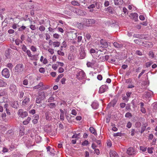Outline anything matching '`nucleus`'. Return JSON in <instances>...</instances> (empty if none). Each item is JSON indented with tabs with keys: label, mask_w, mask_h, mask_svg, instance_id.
Wrapping results in <instances>:
<instances>
[{
	"label": "nucleus",
	"mask_w": 157,
	"mask_h": 157,
	"mask_svg": "<svg viewBox=\"0 0 157 157\" xmlns=\"http://www.w3.org/2000/svg\"><path fill=\"white\" fill-rule=\"evenodd\" d=\"M24 69V66L23 64L19 63L17 64L14 68L15 74L18 76L19 75L22 74Z\"/></svg>",
	"instance_id": "f257e3e1"
},
{
	"label": "nucleus",
	"mask_w": 157,
	"mask_h": 157,
	"mask_svg": "<svg viewBox=\"0 0 157 157\" xmlns=\"http://www.w3.org/2000/svg\"><path fill=\"white\" fill-rule=\"evenodd\" d=\"M137 151L135 148L130 147L127 150L126 153L129 156H134L136 154Z\"/></svg>",
	"instance_id": "f03ea898"
},
{
	"label": "nucleus",
	"mask_w": 157,
	"mask_h": 157,
	"mask_svg": "<svg viewBox=\"0 0 157 157\" xmlns=\"http://www.w3.org/2000/svg\"><path fill=\"white\" fill-rule=\"evenodd\" d=\"M86 75L83 71L81 69L78 70L76 75V78L80 80L84 79Z\"/></svg>",
	"instance_id": "7ed1b4c3"
},
{
	"label": "nucleus",
	"mask_w": 157,
	"mask_h": 157,
	"mask_svg": "<svg viewBox=\"0 0 157 157\" xmlns=\"http://www.w3.org/2000/svg\"><path fill=\"white\" fill-rule=\"evenodd\" d=\"M2 76L6 78H8L10 76V73L9 70L7 68H4L2 72Z\"/></svg>",
	"instance_id": "20e7f679"
},
{
	"label": "nucleus",
	"mask_w": 157,
	"mask_h": 157,
	"mask_svg": "<svg viewBox=\"0 0 157 157\" xmlns=\"http://www.w3.org/2000/svg\"><path fill=\"white\" fill-rule=\"evenodd\" d=\"M9 89L11 93L15 94L17 93V87L14 84H12L10 85Z\"/></svg>",
	"instance_id": "39448f33"
},
{
	"label": "nucleus",
	"mask_w": 157,
	"mask_h": 157,
	"mask_svg": "<svg viewBox=\"0 0 157 157\" xmlns=\"http://www.w3.org/2000/svg\"><path fill=\"white\" fill-rule=\"evenodd\" d=\"M18 114L19 117L24 118L28 115V113L26 111H24L22 109H20L18 110Z\"/></svg>",
	"instance_id": "423d86ee"
},
{
	"label": "nucleus",
	"mask_w": 157,
	"mask_h": 157,
	"mask_svg": "<svg viewBox=\"0 0 157 157\" xmlns=\"http://www.w3.org/2000/svg\"><path fill=\"white\" fill-rule=\"evenodd\" d=\"M85 53L84 50V48L82 46L80 47V58L81 59H83L85 56Z\"/></svg>",
	"instance_id": "0eeeda50"
},
{
	"label": "nucleus",
	"mask_w": 157,
	"mask_h": 157,
	"mask_svg": "<svg viewBox=\"0 0 157 157\" xmlns=\"http://www.w3.org/2000/svg\"><path fill=\"white\" fill-rule=\"evenodd\" d=\"M24 98H25L22 102V106H25L28 105L29 102V98L27 96H25Z\"/></svg>",
	"instance_id": "6e6552de"
},
{
	"label": "nucleus",
	"mask_w": 157,
	"mask_h": 157,
	"mask_svg": "<svg viewBox=\"0 0 157 157\" xmlns=\"http://www.w3.org/2000/svg\"><path fill=\"white\" fill-rule=\"evenodd\" d=\"M108 89V87L106 85H102L101 86L99 90V93L100 94H101L104 93Z\"/></svg>",
	"instance_id": "1a4fd4ad"
},
{
	"label": "nucleus",
	"mask_w": 157,
	"mask_h": 157,
	"mask_svg": "<svg viewBox=\"0 0 157 157\" xmlns=\"http://www.w3.org/2000/svg\"><path fill=\"white\" fill-rule=\"evenodd\" d=\"M100 44L101 45V47L107 48L108 46V44L105 40L101 39L100 41Z\"/></svg>",
	"instance_id": "9d476101"
},
{
	"label": "nucleus",
	"mask_w": 157,
	"mask_h": 157,
	"mask_svg": "<svg viewBox=\"0 0 157 157\" xmlns=\"http://www.w3.org/2000/svg\"><path fill=\"white\" fill-rule=\"evenodd\" d=\"M95 20L93 19H88L86 21V24L87 26H89L95 23Z\"/></svg>",
	"instance_id": "9b49d317"
},
{
	"label": "nucleus",
	"mask_w": 157,
	"mask_h": 157,
	"mask_svg": "<svg viewBox=\"0 0 157 157\" xmlns=\"http://www.w3.org/2000/svg\"><path fill=\"white\" fill-rule=\"evenodd\" d=\"M7 85V82L2 79H0V87H6Z\"/></svg>",
	"instance_id": "f8f14e48"
},
{
	"label": "nucleus",
	"mask_w": 157,
	"mask_h": 157,
	"mask_svg": "<svg viewBox=\"0 0 157 157\" xmlns=\"http://www.w3.org/2000/svg\"><path fill=\"white\" fill-rule=\"evenodd\" d=\"M96 62L95 60H92L91 62H87L86 65L88 67H92L96 64Z\"/></svg>",
	"instance_id": "ddd939ff"
},
{
	"label": "nucleus",
	"mask_w": 157,
	"mask_h": 157,
	"mask_svg": "<svg viewBox=\"0 0 157 157\" xmlns=\"http://www.w3.org/2000/svg\"><path fill=\"white\" fill-rule=\"evenodd\" d=\"M99 106L98 103L96 101H94L91 104L92 108L94 109H97Z\"/></svg>",
	"instance_id": "4468645a"
},
{
	"label": "nucleus",
	"mask_w": 157,
	"mask_h": 157,
	"mask_svg": "<svg viewBox=\"0 0 157 157\" xmlns=\"http://www.w3.org/2000/svg\"><path fill=\"white\" fill-rule=\"evenodd\" d=\"M44 84L42 82H40L37 85L33 87V90L40 89L43 86Z\"/></svg>",
	"instance_id": "2eb2a0df"
},
{
	"label": "nucleus",
	"mask_w": 157,
	"mask_h": 157,
	"mask_svg": "<svg viewBox=\"0 0 157 157\" xmlns=\"http://www.w3.org/2000/svg\"><path fill=\"white\" fill-rule=\"evenodd\" d=\"M153 92L150 91L145 92L144 95L146 98H149L151 97V96Z\"/></svg>",
	"instance_id": "dca6fc26"
},
{
	"label": "nucleus",
	"mask_w": 157,
	"mask_h": 157,
	"mask_svg": "<svg viewBox=\"0 0 157 157\" xmlns=\"http://www.w3.org/2000/svg\"><path fill=\"white\" fill-rule=\"evenodd\" d=\"M59 111L60 112V119L61 120L63 121L64 119V111L62 109H60Z\"/></svg>",
	"instance_id": "f3484780"
},
{
	"label": "nucleus",
	"mask_w": 157,
	"mask_h": 157,
	"mask_svg": "<svg viewBox=\"0 0 157 157\" xmlns=\"http://www.w3.org/2000/svg\"><path fill=\"white\" fill-rule=\"evenodd\" d=\"M109 154L110 157H118V155L116 152L113 151H110Z\"/></svg>",
	"instance_id": "a211bd4d"
},
{
	"label": "nucleus",
	"mask_w": 157,
	"mask_h": 157,
	"mask_svg": "<svg viewBox=\"0 0 157 157\" xmlns=\"http://www.w3.org/2000/svg\"><path fill=\"white\" fill-rule=\"evenodd\" d=\"M8 136L10 138H12L13 137V132L12 130H9L7 133Z\"/></svg>",
	"instance_id": "6ab92c4d"
},
{
	"label": "nucleus",
	"mask_w": 157,
	"mask_h": 157,
	"mask_svg": "<svg viewBox=\"0 0 157 157\" xmlns=\"http://www.w3.org/2000/svg\"><path fill=\"white\" fill-rule=\"evenodd\" d=\"M115 5H121L123 2V0H113Z\"/></svg>",
	"instance_id": "aec40b11"
},
{
	"label": "nucleus",
	"mask_w": 157,
	"mask_h": 157,
	"mask_svg": "<svg viewBox=\"0 0 157 157\" xmlns=\"http://www.w3.org/2000/svg\"><path fill=\"white\" fill-rule=\"evenodd\" d=\"M30 59L32 60H37L39 59L38 56L37 55H32Z\"/></svg>",
	"instance_id": "412c9836"
},
{
	"label": "nucleus",
	"mask_w": 157,
	"mask_h": 157,
	"mask_svg": "<svg viewBox=\"0 0 157 157\" xmlns=\"http://www.w3.org/2000/svg\"><path fill=\"white\" fill-rule=\"evenodd\" d=\"M113 45L115 48H121L123 47L122 44H119L116 42H114Z\"/></svg>",
	"instance_id": "4be33fe9"
},
{
	"label": "nucleus",
	"mask_w": 157,
	"mask_h": 157,
	"mask_svg": "<svg viewBox=\"0 0 157 157\" xmlns=\"http://www.w3.org/2000/svg\"><path fill=\"white\" fill-rule=\"evenodd\" d=\"M45 93L44 92H40L38 95V97L43 100L45 98Z\"/></svg>",
	"instance_id": "5701e85b"
},
{
	"label": "nucleus",
	"mask_w": 157,
	"mask_h": 157,
	"mask_svg": "<svg viewBox=\"0 0 157 157\" xmlns=\"http://www.w3.org/2000/svg\"><path fill=\"white\" fill-rule=\"evenodd\" d=\"M40 61L44 64L47 63L48 61L46 58H44L43 56H41L40 59Z\"/></svg>",
	"instance_id": "b1692460"
},
{
	"label": "nucleus",
	"mask_w": 157,
	"mask_h": 157,
	"mask_svg": "<svg viewBox=\"0 0 157 157\" xmlns=\"http://www.w3.org/2000/svg\"><path fill=\"white\" fill-rule=\"evenodd\" d=\"M89 130L91 133L95 135H97V132L95 129L93 127H90L89 128Z\"/></svg>",
	"instance_id": "393cba45"
},
{
	"label": "nucleus",
	"mask_w": 157,
	"mask_h": 157,
	"mask_svg": "<svg viewBox=\"0 0 157 157\" xmlns=\"http://www.w3.org/2000/svg\"><path fill=\"white\" fill-rule=\"evenodd\" d=\"M31 120V118L30 117H27V119L23 122V124L24 125H26L29 124Z\"/></svg>",
	"instance_id": "a878e982"
},
{
	"label": "nucleus",
	"mask_w": 157,
	"mask_h": 157,
	"mask_svg": "<svg viewBox=\"0 0 157 157\" xmlns=\"http://www.w3.org/2000/svg\"><path fill=\"white\" fill-rule=\"evenodd\" d=\"M41 141V138L40 136H37L35 138V141L37 143H40Z\"/></svg>",
	"instance_id": "bb28decb"
},
{
	"label": "nucleus",
	"mask_w": 157,
	"mask_h": 157,
	"mask_svg": "<svg viewBox=\"0 0 157 157\" xmlns=\"http://www.w3.org/2000/svg\"><path fill=\"white\" fill-rule=\"evenodd\" d=\"M60 44V42L59 41H54L53 42L52 46L54 47H59Z\"/></svg>",
	"instance_id": "cd10ccee"
},
{
	"label": "nucleus",
	"mask_w": 157,
	"mask_h": 157,
	"mask_svg": "<svg viewBox=\"0 0 157 157\" xmlns=\"http://www.w3.org/2000/svg\"><path fill=\"white\" fill-rule=\"evenodd\" d=\"M107 10L111 13H114L113 9L111 7H109L107 8Z\"/></svg>",
	"instance_id": "c85d7f7f"
},
{
	"label": "nucleus",
	"mask_w": 157,
	"mask_h": 157,
	"mask_svg": "<svg viewBox=\"0 0 157 157\" xmlns=\"http://www.w3.org/2000/svg\"><path fill=\"white\" fill-rule=\"evenodd\" d=\"M132 16L133 17L135 21H136L138 19V14L136 13H134L131 14Z\"/></svg>",
	"instance_id": "c756f323"
},
{
	"label": "nucleus",
	"mask_w": 157,
	"mask_h": 157,
	"mask_svg": "<svg viewBox=\"0 0 157 157\" xmlns=\"http://www.w3.org/2000/svg\"><path fill=\"white\" fill-rule=\"evenodd\" d=\"M68 59L69 60L72 61L74 59V56L71 54H69L68 56Z\"/></svg>",
	"instance_id": "7c9ffc66"
},
{
	"label": "nucleus",
	"mask_w": 157,
	"mask_h": 157,
	"mask_svg": "<svg viewBox=\"0 0 157 157\" xmlns=\"http://www.w3.org/2000/svg\"><path fill=\"white\" fill-rule=\"evenodd\" d=\"M24 128L23 127H22L20 130V132H19V135L21 136H22L24 134Z\"/></svg>",
	"instance_id": "2f4dec72"
},
{
	"label": "nucleus",
	"mask_w": 157,
	"mask_h": 157,
	"mask_svg": "<svg viewBox=\"0 0 157 157\" xmlns=\"http://www.w3.org/2000/svg\"><path fill=\"white\" fill-rule=\"evenodd\" d=\"M1 117L2 118V119L5 121H6V115L5 113H3L1 114Z\"/></svg>",
	"instance_id": "473e14b6"
},
{
	"label": "nucleus",
	"mask_w": 157,
	"mask_h": 157,
	"mask_svg": "<svg viewBox=\"0 0 157 157\" xmlns=\"http://www.w3.org/2000/svg\"><path fill=\"white\" fill-rule=\"evenodd\" d=\"M80 133H79L78 134H75L73 135L72 137V138H77V139H78L80 137Z\"/></svg>",
	"instance_id": "72a5a7b5"
},
{
	"label": "nucleus",
	"mask_w": 157,
	"mask_h": 157,
	"mask_svg": "<svg viewBox=\"0 0 157 157\" xmlns=\"http://www.w3.org/2000/svg\"><path fill=\"white\" fill-rule=\"evenodd\" d=\"M71 4L74 6H79L80 4L79 2L75 1H73L71 2Z\"/></svg>",
	"instance_id": "f704fd0d"
},
{
	"label": "nucleus",
	"mask_w": 157,
	"mask_h": 157,
	"mask_svg": "<svg viewBox=\"0 0 157 157\" xmlns=\"http://www.w3.org/2000/svg\"><path fill=\"white\" fill-rule=\"evenodd\" d=\"M140 150L142 151L143 152L145 151L147 149L146 147L143 146H140Z\"/></svg>",
	"instance_id": "c9c22d12"
},
{
	"label": "nucleus",
	"mask_w": 157,
	"mask_h": 157,
	"mask_svg": "<svg viewBox=\"0 0 157 157\" xmlns=\"http://www.w3.org/2000/svg\"><path fill=\"white\" fill-rule=\"evenodd\" d=\"M48 106H49L51 108H54L56 106V105L55 103H49L48 104Z\"/></svg>",
	"instance_id": "e433bc0d"
},
{
	"label": "nucleus",
	"mask_w": 157,
	"mask_h": 157,
	"mask_svg": "<svg viewBox=\"0 0 157 157\" xmlns=\"http://www.w3.org/2000/svg\"><path fill=\"white\" fill-rule=\"evenodd\" d=\"M12 106L14 108H17V105H18V103L17 101H13L12 103Z\"/></svg>",
	"instance_id": "4c0bfd02"
},
{
	"label": "nucleus",
	"mask_w": 157,
	"mask_h": 157,
	"mask_svg": "<svg viewBox=\"0 0 157 157\" xmlns=\"http://www.w3.org/2000/svg\"><path fill=\"white\" fill-rule=\"evenodd\" d=\"M30 49L33 52H36L37 50L36 47L34 46H32L30 48Z\"/></svg>",
	"instance_id": "58836bf2"
},
{
	"label": "nucleus",
	"mask_w": 157,
	"mask_h": 157,
	"mask_svg": "<svg viewBox=\"0 0 157 157\" xmlns=\"http://www.w3.org/2000/svg\"><path fill=\"white\" fill-rule=\"evenodd\" d=\"M149 56L150 58H153L154 57V54L152 51H150L149 53Z\"/></svg>",
	"instance_id": "ea45409f"
},
{
	"label": "nucleus",
	"mask_w": 157,
	"mask_h": 157,
	"mask_svg": "<svg viewBox=\"0 0 157 157\" xmlns=\"http://www.w3.org/2000/svg\"><path fill=\"white\" fill-rule=\"evenodd\" d=\"M135 87V86L134 85V83H129L127 87L128 88H132Z\"/></svg>",
	"instance_id": "a19ab883"
},
{
	"label": "nucleus",
	"mask_w": 157,
	"mask_h": 157,
	"mask_svg": "<svg viewBox=\"0 0 157 157\" xmlns=\"http://www.w3.org/2000/svg\"><path fill=\"white\" fill-rule=\"evenodd\" d=\"M6 66L10 70H12L13 66L11 63H9Z\"/></svg>",
	"instance_id": "79ce46f5"
},
{
	"label": "nucleus",
	"mask_w": 157,
	"mask_h": 157,
	"mask_svg": "<svg viewBox=\"0 0 157 157\" xmlns=\"http://www.w3.org/2000/svg\"><path fill=\"white\" fill-rule=\"evenodd\" d=\"M153 149L152 147H148L147 148V151L149 153L152 154L153 152Z\"/></svg>",
	"instance_id": "37998d69"
},
{
	"label": "nucleus",
	"mask_w": 157,
	"mask_h": 157,
	"mask_svg": "<svg viewBox=\"0 0 157 157\" xmlns=\"http://www.w3.org/2000/svg\"><path fill=\"white\" fill-rule=\"evenodd\" d=\"M42 100H43L42 99L37 97L36 98V102L37 103L39 104L41 102Z\"/></svg>",
	"instance_id": "c03bdc74"
},
{
	"label": "nucleus",
	"mask_w": 157,
	"mask_h": 157,
	"mask_svg": "<svg viewBox=\"0 0 157 157\" xmlns=\"http://www.w3.org/2000/svg\"><path fill=\"white\" fill-rule=\"evenodd\" d=\"M28 84V80L27 79H25L23 81V84L25 86H27Z\"/></svg>",
	"instance_id": "a18cd8bd"
},
{
	"label": "nucleus",
	"mask_w": 157,
	"mask_h": 157,
	"mask_svg": "<svg viewBox=\"0 0 157 157\" xmlns=\"http://www.w3.org/2000/svg\"><path fill=\"white\" fill-rule=\"evenodd\" d=\"M101 4V3L100 2H95V5L97 7L98 9L100 8Z\"/></svg>",
	"instance_id": "49530a36"
},
{
	"label": "nucleus",
	"mask_w": 157,
	"mask_h": 157,
	"mask_svg": "<svg viewBox=\"0 0 157 157\" xmlns=\"http://www.w3.org/2000/svg\"><path fill=\"white\" fill-rule=\"evenodd\" d=\"M146 46L148 47H151L153 46V44L150 42H147L146 44Z\"/></svg>",
	"instance_id": "de8ad7c7"
},
{
	"label": "nucleus",
	"mask_w": 157,
	"mask_h": 157,
	"mask_svg": "<svg viewBox=\"0 0 157 157\" xmlns=\"http://www.w3.org/2000/svg\"><path fill=\"white\" fill-rule=\"evenodd\" d=\"M88 141L86 140L84 141L82 143V145L83 146H86L88 145Z\"/></svg>",
	"instance_id": "09e8293b"
},
{
	"label": "nucleus",
	"mask_w": 157,
	"mask_h": 157,
	"mask_svg": "<svg viewBox=\"0 0 157 157\" xmlns=\"http://www.w3.org/2000/svg\"><path fill=\"white\" fill-rule=\"evenodd\" d=\"M24 95V92L22 91H21L19 92V97L20 98H22Z\"/></svg>",
	"instance_id": "8fccbe9b"
},
{
	"label": "nucleus",
	"mask_w": 157,
	"mask_h": 157,
	"mask_svg": "<svg viewBox=\"0 0 157 157\" xmlns=\"http://www.w3.org/2000/svg\"><path fill=\"white\" fill-rule=\"evenodd\" d=\"M57 53L59 55L61 56H64V52L58 50L57 51Z\"/></svg>",
	"instance_id": "3c124183"
},
{
	"label": "nucleus",
	"mask_w": 157,
	"mask_h": 157,
	"mask_svg": "<svg viewBox=\"0 0 157 157\" xmlns=\"http://www.w3.org/2000/svg\"><path fill=\"white\" fill-rule=\"evenodd\" d=\"M22 50L25 52L28 50L26 46L25 45H22Z\"/></svg>",
	"instance_id": "603ef678"
},
{
	"label": "nucleus",
	"mask_w": 157,
	"mask_h": 157,
	"mask_svg": "<svg viewBox=\"0 0 157 157\" xmlns=\"http://www.w3.org/2000/svg\"><path fill=\"white\" fill-rule=\"evenodd\" d=\"M25 52L29 57H30L31 56L32 54L30 50H28Z\"/></svg>",
	"instance_id": "864d4df0"
},
{
	"label": "nucleus",
	"mask_w": 157,
	"mask_h": 157,
	"mask_svg": "<svg viewBox=\"0 0 157 157\" xmlns=\"http://www.w3.org/2000/svg\"><path fill=\"white\" fill-rule=\"evenodd\" d=\"M48 51L52 55L54 53V50L52 48H49L48 49Z\"/></svg>",
	"instance_id": "5fc2aeb1"
},
{
	"label": "nucleus",
	"mask_w": 157,
	"mask_h": 157,
	"mask_svg": "<svg viewBox=\"0 0 157 157\" xmlns=\"http://www.w3.org/2000/svg\"><path fill=\"white\" fill-rule=\"evenodd\" d=\"M59 35L57 33L53 34V36L54 38L58 39L59 37Z\"/></svg>",
	"instance_id": "6e6d98bb"
},
{
	"label": "nucleus",
	"mask_w": 157,
	"mask_h": 157,
	"mask_svg": "<svg viewBox=\"0 0 157 157\" xmlns=\"http://www.w3.org/2000/svg\"><path fill=\"white\" fill-rule=\"evenodd\" d=\"M58 67V65L56 64H53L52 66V68L54 70H56Z\"/></svg>",
	"instance_id": "4d7b16f0"
},
{
	"label": "nucleus",
	"mask_w": 157,
	"mask_h": 157,
	"mask_svg": "<svg viewBox=\"0 0 157 157\" xmlns=\"http://www.w3.org/2000/svg\"><path fill=\"white\" fill-rule=\"evenodd\" d=\"M39 29L41 31H44L45 29V28L44 26L41 25L39 27Z\"/></svg>",
	"instance_id": "13d9d810"
},
{
	"label": "nucleus",
	"mask_w": 157,
	"mask_h": 157,
	"mask_svg": "<svg viewBox=\"0 0 157 157\" xmlns=\"http://www.w3.org/2000/svg\"><path fill=\"white\" fill-rule=\"evenodd\" d=\"M95 6L94 4H92L90 5L89 6H88L87 7L88 9H93L95 7Z\"/></svg>",
	"instance_id": "bf43d9fd"
},
{
	"label": "nucleus",
	"mask_w": 157,
	"mask_h": 157,
	"mask_svg": "<svg viewBox=\"0 0 157 157\" xmlns=\"http://www.w3.org/2000/svg\"><path fill=\"white\" fill-rule=\"evenodd\" d=\"M39 71L41 73H44L45 71V70L44 68L41 67L39 69Z\"/></svg>",
	"instance_id": "052dcab7"
},
{
	"label": "nucleus",
	"mask_w": 157,
	"mask_h": 157,
	"mask_svg": "<svg viewBox=\"0 0 157 157\" xmlns=\"http://www.w3.org/2000/svg\"><path fill=\"white\" fill-rule=\"evenodd\" d=\"M71 114L75 116L76 115V114H77V113L75 109H73L71 110Z\"/></svg>",
	"instance_id": "680f3d73"
},
{
	"label": "nucleus",
	"mask_w": 157,
	"mask_h": 157,
	"mask_svg": "<svg viewBox=\"0 0 157 157\" xmlns=\"http://www.w3.org/2000/svg\"><path fill=\"white\" fill-rule=\"evenodd\" d=\"M26 28V27L24 26H21V27L19 28L18 30L20 31H21L24 30Z\"/></svg>",
	"instance_id": "e2e57ef3"
},
{
	"label": "nucleus",
	"mask_w": 157,
	"mask_h": 157,
	"mask_svg": "<svg viewBox=\"0 0 157 157\" xmlns=\"http://www.w3.org/2000/svg\"><path fill=\"white\" fill-rule=\"evenodd\" d=\"M58 71L59 73H63L64 71V69L63 68L60 67L59 68Z\"/></svg>",
	"instance_id": "0e129e2a"
},
{
	"label": "nucleus",
	"mask_w": 157,
	"mask_h": 157,
	"mask_svg": "<svg viewBox=\"0 0 157 157\" xmlns=\"http://www.w3.org/2000/svg\"><path fill=\"white\" fill-rule=\"evenodd\" d=\"M132 126V124L130 122H128L127 124V127L129 128H131Z\"/></svg>",
	"instance_id": "69168bd1"
},
{
	"label": "nucleus",
	"mask_w": 157,
	"mask_h": 157,
	"mask_svg": "<svg viewBox=\"0 0 157 157\" xmlns=\"http://www.w3.org/2000/svg\"><path fill=\"white\" fill-rule=\"evenodd\" d=\"M72 11L74 13H77L78 11V9L75 8H73L72 9Z\"/></svg>",
	"instance_id": "338daca9"
},
{
	"label": "nucleus",
	"mask_w": 157,
	"mask_h": 157,
	"mask_svg": "<svg viewBox=\"0 0 157 157\" xmlns=\"http://www.w3.org/2000/svg\"><path fill=\"white\" fill-rule=\"evenodd\" d=\"M107 146L110 147L112 146V144L111 142L110 141H108L107 143Z\"/></svg>",
	"instance_id": "774afa93"
}]
</instances>
